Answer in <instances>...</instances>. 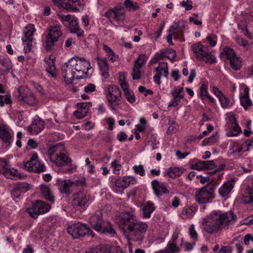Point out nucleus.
I'll return each instance as SVG.
<instances>
[{
  "label": "nucleus",
  "instance_id": "obj_24",
  "mask_svg": "<svg viewBox=\"0 0 253 253\" xmlns=\"http://www.w3.org/2000/svg\"><path fill=\"white\" fill-rule=\"evenodd\" d=\"M89 200L88 195L85 192H79L73 200L72 204L80 207H84Z\"/></svg>",
  "mask_w": 253,
  "mask_h": 253
},
{
  "label": "nucleus",
  "instance_id": "obj_6",
  "mask_svg": "<svg viewBox=\"0 0 253 253\" xmlns=\"http://www.w3.org/2000/svg\"><path fill=\"white\" fill-rule=\"evenodd\" d=\"M67 231L74 239H78L85 236H94V233L86 224L79 222L69 226L67 228Z\"/></svg>",
  "mask_w": 253,
  "mask_h": 253
},
{
  "label": "nucleus",
  "instance_id": "obj_43",
  "mask_svg": "<svg viewBox=\"0 0 253 253\" xmlns=\"http://www.w3.org/2000/svg\"><path fill=\"white\" fill-rule=\"evenodd\" d=\"M96 59L98 61V64L101 71L108 70L109 65L107 61L105 58L97 57Z\"/></svg>",
  "mask_w": 253,
  "mask_h": 253
},
{
  "label": "nucleus",
  "instance_id": "obj_10",
  "mask_svg": "<svg viewBox=\"0 0 253 253\" xmlns=\"http://www.w3.org/2000/svg\"><path fill=\"white\" fill-rule=\"evenodd\" d=\"M50 209V206L41 200H37L33 203L30 207L26 209V211L30 216L33 218H37L40 214L47 212Z\"/></svg>",
  "mask_w": 253,
  "mask_h": 253
},
{
  "label": "nucleus",
  "instance_id": "obj_1",
  "mask_svg": "<svg viewBox=\"0 0 253 253\" xmlns=\"http://www.w3.org/2000/svg\"><path fill=\"white\" fill-rule=\"evenodd\" d=\"M117 220L128 240L142 241L148 228L146 223L139 221L133 214L126 211L122 212Z\"/></svg>",
  "mask_w": 253,
  "mask_h": 253
},
{
  "label": "nucleus",
  "instance_id": "obj_2",
  "mask_svg": "<svg viewBox=\"0 0 253 253\" xmlns=\"http://www.w3.org/2000/svg\"><path fill=\"white\" fill-rule=\"evenodd\" d=\"M236 219V215L231 211L224 213L219 211H213L202 219L203 229L207 233L213 234L233 224Z\"/></svg>",
  "mask_w": 253,
  "mask_h": 253
},
{
  "label": "nucleus",
  "instance_id": "obj_49",
  "mask_svg": "<svg viewBox=\"0 0 253 253\" xmlns=\"http://www.w3.org/2000/svg\"><path fill=\"white\" fill-rule=\"evenodd\" d=\"M240 102L241 105L246 110H247L248 107H250L252 105L251 101L249 97H240Z\"/></svg>",
  "mask_w": 253,
  "mask_h": 253
},
{
  "label": "nucleus",
  "instance_id": "obj_48",
  "mask_svg": "<svg viewBox=\"0 0 253 253\" xmlns=\"http://www.w3.org/2000/svg\"><path fill=\"white\" fill-rule=\"evenodd\" d=\"M37 162H38V155L36 153H35L31 157L30 160L25 164L24 166L25 168H27L28 169H30V167Z\"/></svg>",
  "mask_w": 253,
  "mask_h": 253
},
{
  "label": "nucleus",
  "instance_id": "obj_41",
  "mask_svg": "<svg viewBox=\"0 0 253 253\" xmlns=\"http://www.w3.org/2000/svg\"><path fill=\"white\" fill-rule=\"evenodd\" d=\"M230 64L233 69L240 70L242 66V59L240 57H237L230 60Z\"/></svg>",
  "mask_w": 253,
  "mask_h": 253
},
{
  "label": "nucleus",
  "instance_id": "obj_37",
  "mask_svg": "<svg viewBox=\"0 0 253 253\" xmlns=\"http://www.w3.org/2000/svg\"><path fill=\"white\" fill-rule=\"evenodd\" d=\"M197 210V207L196 206L186 207L182 210V214L185 215L186 218H190L193 216Z\"/></svg>",
  "mask_w": 253,
  "mask_h": 253
},
{
  "label": "nucleus",
  "instance_id": "obj_60",
  "mask_svg": "<svg viewBox=\"0 0 253 253\" xmlns=\"http://www.w3.org/2000/svg\"><path fill=\"white\" fill-rule=\"evenodd\" d=\"M189 232L191 237L192 239L196 240L198 239V234L195 229V226L193 224H191L190 225Z\"/></svg>",
  "mask_w": 253,
  "mask_h": 253
},
{
  "label": "nucleus",
  "instance_id": "obj_4",
  "mask_svg": "<svg viewBox=\"0 0 253 253\" xmlns=\"http://www.w3.org/2000/svg\"><path fill=\"white\" fill-rule=\"evenodd\" d=\"M89 223L91 227L100 233L109 234L112 236L116 234L112 224L109 222L104 221L100 215L94 214L91 216Z\"/></svg>",
  "mask_w": 253,
  "mask_h": 253
},
{
  "label": "nucleus",
  "instance_id": "obj_36",
  "mask_svg": "<svg viewBox=\"0 0 253 253\" xmlns=\"http://www.w3.org/2000/svg\"><path fill=\"white\" fill-rule=\"evenodd\" d=\"M200 97L203 100L206 98L209 99L211 102H214V99L208 93V85L203 84L200 88Z\"/></svg>",
  "mask_w": 253,
  "mask_h": 253
},
{
  "label": "nucleus",
  "instance_id": "obj_54",
  "mask_svg": "<svg viewBox=\"0 0 253 253\" xmlns=\"http://www.w3.org/2000/svg\"><path fill=\"white\" fill-rule=\"evenodd\" d=\"M180 5L187 11L192 9V1L191 0H187L186 1H182L180 2Z\"/></svg>",
  "mask_w": 253,
  "mask_h": 253
},
{
  "label": "nucleus",
  "instance_id": "obj_55",
  "mask_svg": "<svg viewBox=\"0 0 253 253\" xmlns=\"http://www.w3.org/2000/svg\"><path fill=\"white\" fill-rule=\"evenodd\" d=\"M8 166L9 165L7 161L2 159H0V173L3 174Z\"/></svg>",
  "mask_w": 253,
  "mask_h": 253
},
{
  "label": "nucleus",
  "instance_id": "obj_22",
  "mask_svg": "<svg viewBox=\"0 0 253 253\" xmlns=\"http://www.w3.org/2000/svg\"><path fill=\"white\" fill-rule=\"evenodd\" d=\"M151 184L155 194L158 197L169 192V190L166 187L165 183H160L157 179L153 180L152 181Z\"/></svg>",
  "mask_w": 253,
  "mask_h": 253
},
{
  "label": "nucleus",
  "instance_id": "obj_11",
  "mask_svg": "<svg viewBox=\"0 0 253 253\" xmlns=\"http://www.w3.org/2000/svg\"><path fill=\"white\" fill-rule=\"evenodd\" d=\"M58 16L61 19L64 25H69L71 32L76 33L78 37L82 36L84 31L79 28L78 20L76 18L70 14L65 15L63 14H58Z\"/></svg>",
  "mask_w": 253,
  "mask_h": 253
},
{
  "label": "nucleus",
  "instance_id": "obj_21",
  "mask_svg": "<svg viewBox=\"0 0 253 253\" xmlns=\"http://www.w3.org/2000/svg\"><path fill=\"white\" fill-rule=\"evenodd\" d=\"M44 127V123L39 117L36 116L32 121L30 126L28 127V130L31 134H37Z\"/></svg>",
  "mask_w": 253,
  "mask_h": 253
},
{
  "label": "nucleus",
  "instance_id": "obj_16",
  "mask_svg": "<svg viewBox=\"0 0 253 253\" xmlns=\"http://www.w3.org/2000/svg\"><path fill=\"white\" fill-rule=\"evenodd\" d=\"M121 97V92L118 86L113 85L108 86L107 98L109 103H115L116 105H119Z\"/></svg>",
  "mask_w": 253,
  "mask_h": 253
},
{
  "label": "nucleus",
  "instance_id": "obj_29",
  "mask_svg": "<svg viewBox=\"0 0 253 253\" xmlns=\"http://www.w3.org/2000/svg\"><path fill=\"white\" fill-rule=\"evenodd\" d=\"M178 233H174L171 240L169 242L167 247L164 250H167L169 253L178 252L180 251L179 248L177 246L176 240L178 238Z\"/></svg>",
  "mask_w": 253,
  "mask_h": 253
},
{
  "label": "nucleus",
  "instance_id": "obj_27",
  "mask_svg": "<svg viewBox=\"0 0 253 253\" xmlns=\"http://www.w3.org/2000/svg\"><path fill=\"white\" fill-rule=\"evenodd\" d=\"M234 186V181H228L226 183H225L218 189V193L220 196L222 197H228L232 191Z\"/></svg>",
  "mask_w": 253,
  "mask_h": 253
},
{
  "label": "nucleus",
  "instance_id": "obj_7",
  "mask_svg": "<svg viewBox=\"0 0 253 253\" xmlns=\"http://www.w3.org/2000/svg\"><path fill=\"white\" fill-rule=\"evenodd\" d=\"M214 185L208 184L197 190L195 194L197 202L201 204L211 203L214 198Z\"/></svg>",
  "mask_w": 253,
  "mask_h": 253
},
{
  "label": "nucleus",
  "instance_id": "obj_9",
  "mask_svg": "<svg viewBox=\"0 0 253 253\" xmlns=\"http://www.w3.org/2000/svg\"><path fill=\"white\" fill-rule=\"evenodd\" d=\"M71 63L74 67V70L78 73L82 72L83 75L76 76L78 80L83 79L86 76L87 71L90 69V65L88 61L84 58L73 57L71 58Z\"/></svg>",
  "mask_w": 253,
  "mask_h": 253
},
{
  "label": "nucleus",
  "instance_id": "obj_26",
  "mask_svg": "<svg viewBox=\"0 0 253 253\" xmlns=\"http://www.w3.org/2000/svg\"><path fill=\"white\" fill-rule=\"evenodd\" d=\"M11 135L9 131L8 126L0 125V138L8 146L11 143Z\"/></svg>",
  "mask_w": 253,
  "mask_h": 253
},
{
  "label": "nucleus",
  "instance_id": "obj_12",
  "mask_svg": "<svg viewBox=\"0 0 253 253\" xmlns=\"http://www.w3.org/2000/svg\"><path fill=\"white\" fill-rule=\"evenodd\" d=\"M62 35L59 26L50 27L48 34L45 37V44L46 50H51L54 43Z\"/></svg>",
  "mask_w": 253,
  "mask_h": 253
},
{
  "label": "nucleus",
  "instance_id": "obj_8",
  "mask_svg": "<svg viewBox=\"0 0 253 253\" xmlns=\"http://www.w3.org/2000/svg\"><path fill=\"white\" fill-rule=\"evenodd\" d=\"M184 28L185 25L183 22L179 21L178 22H174L168 31L169 34L167 37V42L171 45H173L172 41V37L174 39H179L180 42H184L183 30Z\"/></svg>",
  "mask_w": 253,
  "mask_h": 253
},
{
  "label": "nucleus",
  "instance_id": "obj_14",
  "mask_svg": "<svg viewBox=\"0 0 253 253\" xmlns=\"http://www.w3.org/2000/svg\"><path fill=\"white\" fill-rule=\"evenodd\" d=\"M18 95L17 99L30 105H33L36 103V99L30 89L26 86H20L18 88Z\"/></svg>",
  "mask_w": 253,
  "mask_h": 253
},
{
  "label": "nucleus",
  "instance_id": "obj_47",
  "mask_svg": "<svg viewBox=\"0 0 253 253\" xmlns=\"http://www.w3.org/2000/svg\"><path fill=\"white\" fill-rule=\"evenodd\" d=\"M88 111L85 110H82L78 108V110L74 112V116L78 119H81L84 118L88 113Z\"/></svg>",
  "mask_w": 253,
  "mask_h": 253
},
{
  "label": "nucleus",
  "instance_id": "obj_18",
  "mask_svg": "<svg viewBox=\"0 0 253 253\" xmlns=\"http://www.w3.org/2000/svg\"><path fill=\"white\" fill-rule=\"evenodd\" d=\"M11 195L14 200L19 199L21 195L30 189V185L25 182H18L13 184Z\"/></svg>",
  "mask_w": 253,
  "mask_h": 253
},
{
  "label": "nucleus",
  "instance_id": "obj_28",
  "mask_svg": "<svg viewBox=\"0 0 253 253\" xmlns=\"http://www.w3.org/2000/svg\"><path fill=\"white\" fill-rule=\"evenodd\" d=\"M81 0H68L67 2L62 3V7L68 11H79L78 6H81Z\"/></svg>",
  "mask_w": 253,
  "mask_h": 253
},
{
  "label": "nucleus",
  "instance_id": "obj_53",
  "mask_svg": "<svg viewBox=\"0 0 253 253\" xmlns=\"http://www.w3.org/2000/svg\"><path fill=\"white\" fill-rule=\"evenodd\" d=\"M204 161H198L195 164L191 166V169L197 170L204 169Z\"/></svg>",
  "mask_w": 253,
  "mask_h": 253
},
{
  "label": "nucleus",
  "instance_id": "obj_64",
  "mask_svg": "<svg viewBox=\"0 0 253 253\" xmlns=\"http://www.w3.org/2000/svg\"><path fill=\"white\" fill-rule=\"evenodd\" d=\"M95 89L96 86L95 84L91 83L88 84L84 87V91L87 93L92 92L94 91Z\"/></svg>",
  "mask_w": 253,
  "mask_h": 253
},
{
  "label": "nucleus",
  "instance_id": "obj_30",
  "mask_svg": "<svg viewBox=\"0 0 253 253\" xmlns=\"http://www.w3.org/2000/svg\"><path fill=\"white\" fill-rule=\"evenodd\" d=\"M55 57L53 55L50 56L48 59H44L45 63L47 66L46 68V71L51 75L52 77L56 76V68L54 64Z\"/></svg>",
  "mask_w": 253,
  "mask_h": 253
},
{
  "label": "nucleus",
  "instance_id": "obj_33",
  "mask_svg": "<svg viewBox=\"0 0 253 253\" xmlns=\"http://www.w3.org/2000/svg\"><path fill=\"white\" fill-rule=\"evenodd\" d=\"M155 210L154 205L151 202H147L143 207V216L145 218L150 217Z\"/></svg>",
  "mask_w": 253,
  "mask_h": 253
},
{
  "label": "nucleus",
  "instance_id": "obj_13",
  "mask_svg": "<svg viewBox=\"0 0 253 253\" xmlns=\"http://www.w3.org/2000/svg\"><path fill=\"white\" fill-rule=\"evenodd\" d=\"M84 182L82 180H76L71 181L69 180H62L58 179L56 185L58 186V189L62 193L69 194L72 193L73 190L79 185L82 186Z\"/></svg>",
  "mask_w": 253,
  "mask_h": 253
},
{
  "label": "nucleus",
  "instance_id": "obj_39",
  "mask_svg": "<svg viewBox=\"0 0 253 253\" xmlns=\"http://www.w3.org/2000/svg\"><path fill=\"white\" fill-rule=\"evenodd\" d=\"M45 169L44 165L41 162L38 161L33 164V165L30 167V169L29 170L35 172H41L44 171L45 170Z\"/></svg>",
  "mask_w": 253,
  "mask_h": 253
},
{
  "label": "nucleus",
  "instance_id": "obj_32",
  "mask_svg": "<svg viewBox=\"0 0 253 253\" xmlns=\"http://www.w3.org/2000/svg\"><path fill=\"white\" fill-rule=\"evenodd\" d=\"M41 191L42 195L45 199L52 203L54 202V197L49 187L46 185H42L41 186Z\"/></svg>",
  "mask_w": 253,
  "mask_h": 253
},
{
  "label": "nucleus",
  "instance_id": "obj_45",
  "mask_svg": "<svg viewBox=\"0 0 253 253\" xmlns=\"http://www.w3.org/2000/svg\"><path fill=\"white\" fill-rule=\"evenodd\" d=\"M124 4L129 10L135 11L138 8L137 3L130 0H126Z\"/></svg>",
  "mask_w": 253,
  "mask_h": 253
},
{
  "label": "nucleus",
  "instance_id": "obj_19",
  "mask_svg": "<svg viewBox=\"0 0 253 253\" xmlns=\"http://www.w3.org/2000/svg\"><path fill=\"white\" fill-rule=\"evenodd\" d=\"M154 71L156 74L154 76V82L158 85L161 84V77L162 76L168 77L169 74L168 66L167 62L159 63V66L156 67Z\"/></svg>",
  "mask_w": 253,
  "mask_h": 253
},
{
  "label": "nucleus",
  "instance_id": "obj_51",
  "mask_svg": "<svg viewBox=\"0 0 253 253\" xmlns=\"http://www.w3.org/2000/svg\"><path fill=\"white\" fill-rule=\"evenodd\" d=\"M241 202L242 203L246 204L253 203V195L248 192L243 196L241 199Z\"/></svg>",
  "mask_w": 253,
  "mask_h": 253
},
{
  "label": "nucleus",
  "instance_id": "obj_58",
  "mask_svg": "<svg viewBox=\"0 0 253 253\" xmlns=\"http://www.w3.org/2000/svg\"><path fill=\"white\" fill-rule=\"evenodd\" d=\"M111 166L114 168V173L116 174H119V171L122 168L121 165L118 164L116 160H115L111 163Z\"/></svg>",
  "mask_w": 253,
  "mask_h": 253
},
{
  "label": "nucleus",
  "instance_id": "obj_40",
  "mask_svg": "<svg viewBox=\"0 0 253 253\" xmlns=\"http://www.w3.org/2000/svg\"><path fill=\"white\" fill-rule=\"evenodd\" d=\"M10 69V63L5 59L0 58V72L2 74H4L9 72Z\"/></svg>",
  "mask_w": 253,
  "mask_h": 253
},
{
  "label": "nucleus",
  "instance_id": "obj_46",
  "mask_svg": "<svg viewBox=\"0 0 253 253\" xmlns=\"http://www.w3.org/2000/svg\"><path fill=\"white\" fill-rule=\"evenodd\" d=\"M173 100L170 102L168 105L169 107H176L179 105V103L181 99L184 98V95H175L173 96Z\"/></svg>",
  "mask_w": 253,
  "mask_h": 253
},
{
  "label": "nucleus",
  "instance_id": "obj_17",
  "mask_svg": "<svg viewBox=\"0 0 253 253\" xmlns=\"http://www.w3.org/2000/svg\"><path fill=\"white\" fill-rule=\"evenodd\" d=\"M35 29L33 25H30L26 27V30L24 31V36L22 37V40L25 43L24 50L26 52H30L32 49L33 35Z\"/></svg>",
  "mask_w": 253,
  "mask_h": 253
},
{
  "label": "nucleus",
  "instance_id": "obj_35",
  "mask_svg": "<svg viewBox=\"0 0 253 253\" xmlns=\"http://www.w3.org/2000/svg\"><path fill=\"white\" fill-rule=\"evenodd\" d=\"M233 122L234 124L232 125L231 130L227 133L228 136H236L241 131V129L235 117L233 118Z\"/></svg>",
  "mask_w": 253,
  "mask_h": 253
},
{
  "label": "nucleus",
  "instance_id": "obj_3",
  "mask_svg": "<svg viewBox=\"0 0 253 253\" xmlns=\"http://www.w3.org/2000/svg\"><path fill=\"white\" fill-rule=\"evenodd\" d=\"M64 150L63 145L60 143L50 146L48 149V154L51 160L58 166L68 165L71 162V159L62 153Z\"/></svg>",
  "mask_w": 253,
  "mask_h": 253
},
{
  "label": "nucleus",
  "instance_id": "obj_25",
  "mask_svg": "<svg viewBox=\"0 0 253 253\" xmlns=\"http://www.w3.org/2000/svg\"><path fill=\"white\" fill-rule=\"evenodd\" d=\"M136 180L131 176H125L122 178H119L115 181V185L123 189L128 187L130 184H134Z\"/></svg>",
  "mask_w": 253,
  "mask_h": 253
},
{
  "label": "nucleus",
  "instance_id": "obj_23",
  "mask_svg": "<svg viewBox=\"0 0 253 253\" xmlns=\"http://www.w3.org/2000/svg\"><path fill=\"white\" fill-rule=\"evenodd\" d=\"M121 7H115L109 10L105 13L106 16L111 22L118 21L120 20L121 16H123V12L121 11Z\"/></svg>",
  "mask_w": 253,
  "mask_h": 253
},
{
  "label": "nucleus",
  "instance_id": "obj_34",
  "mask_svg": "<svg viewBox=\"0 0 253 253\" xmlns=\"http://www.w3.org/2000/svg\"><path fill=\"white\" fill-rule=\"evenodd\" d=\"M224 55L229 61L237 57L236 55L234 50L228 46L224 47L220 54L221 57H222Z\"/></svg>",
  "mask_w": 253,
  "mask_h": 253
},
{
  "label": "nucleus",
  "instance_id": "obj_44",
  "mask_svg": "<svg viewBox=\"0 0 253 253\" xmlns=\"http://www.w3.org/2000/svg\"><path fill=\"white\" fill-rule=\"evenodd\" d=\"M219 100L221 103V106L223 108H227L232 106V103L230 101L227 97H226L224 95L220 97Z\"/></svg>",
  "mask_w": 253,
  "mask_h": 253
},
{
  "label": "nucleus",
  "instance_id": "obj_57",
  "mask_svg": "<svg viewBox=\"0 0 253 253\" xmlns=\"http://www.w3.org/2000/svg\"><path fill=\"white\" fill-rule=\"evenodd\" d=\"M169 127L167 130V133L168 134H170L175 132V130L176 129V124L174 121H169Z\"/></svg>",
  "mask_w": 253,
  "mask_h": 253
},
{
  "label": "nucleus",
  "instance_id": "obj_50",
  "mask_svg": "<svg viewBox=\"0 0 253 253\" xmlns=\"http://www.w3.org/2000/svg\"><path fill=\"white\" fill-rule=\"evenodd\" d=\"M140 69L141 68L134 66L131 73L133 80H139L141 78Z\"/></svg>",
  "mask_w": 253,
  "mask_h": 253
},
{
  "label": "nucleus",
  "instance_id": "obj_63",
  "mask_svg": "<svg viewBox=\"0 0 253 253\" xmlns=\"http://www.w3.org/2000/svg\"><path fill=\"white\" fill-rule=\"evenodd\" d=\"M216 38V36L214 35H209L207 37V41L209 42V44L211 46H214L216 43V42L215 39Z\"/></svg>",
  "mask_w": 253,
  "mask_h": 253
},
{
  "label": "nucleus",
  "instance_id": "obj_59",
  "mask_svg": "<svg viewBox=\"0 0 253 253\" xmlns=\"http://www.w3.org/2000/svg\"><path fill=\"white\" fill-rule=\"evenodd\" d=\"M124 93L126 99L129 102L132 103L135 102V98L133 93L130 92L128 90L127 91H125V92Z\"/></svg>",
  "mask_w": 253,
  "mask_h": 253
},
{
  "label": "nucleus",
  "instance_id": "obj_20",
  "mask_svg": "<svg viewBox=\"0 0 253 253\" xmlns=\"http://www.w3.org/2000/svg\"><path fill=\"white\" fill-rule=\"evenodd\" d=\"M85 253H124L120 248L113 247L110 248L105 245H100L98 247H93Z\"/></svg>",
  "mask_w": 253,
  "mask_h": 253
},
{
  "label": "nucleus",
  "instance_id": "obj_5",
  "mask_svg": "<svg viewBox=\"0 0 253 253\" xmlns=\"http://www.w3.org/2000/svg\"><path fill=\"white\" fill-rule=\"evenodd\" d=\"M191 49L199 60H205L206 63H214L216 61L215 57L211 54L209 48L202 45L200 42L192 45Z\"/></svg>",
  "mask_w": 253,
  "mask_h": 253
},
{
  "label": "nucleus",
  "instance_id": "obj_62",
  "mask_svg": "<svg viewBox=\"0 0 253 253\" xmlns=\"http://www.w3.org/2000/svg\"><path fill=\"white\" fill-rule=\"evenodd\" d=\"M244 148V151H248L249 150V147L253 146V140L248 139L242 144Z\"/></svg>",
  "mask_w": 253,
  "mask_h": 253
},
{
  "label": "nucleus",
  "instance_id": "obj_56",
  "mask_svg": "<svg viewBox=\"0 0 253 253\" xmlns=\"http://www.w3.org/2000/svg\"><path fill=\"white\" fill-rule=\"evenodd\" d=\"M134 172L141 176L145 175V170L142 165L134 166L133 167Z\"/></svg>",
  "mask_w": 253,
  "mask_h": 253
},
{
  "label": "nucleus",
  "instance_id": "obj_38",
  "mask_svg": "<svg viewBox=\"0 0 253 253\" xmlns=\"http://www.w3.org/2000/svg\"><path fill=\"white\" fill-rule=\"evenodd\" d=\"M182 173V170L178 168H170L165 173V175L175 178L177 176L181 175Z\"/></svg>",
  "mask_w": 253,
  "mask_h": 253
},
{
  "label": "nucleus",
  "instance_id": "obj_52",
  "mask_svg": "<svg viewBox=\"0 0 253 253\" xmlns=\"http://www.w3.org/2000/svg\"><path fill=\"white\" fill-rule=\"evenodd\" d=\"M204 169H213L216 168V166L213 160L204 161Z\"/></svg>",
  "mask_w": 253,
  "mask_h": 253
},
{
  "label": "nucleus",
  "instance_id": "obj_61",
  "mask_svg": "<svg viewBox=\"0 0 253 253\" xmlns=\"http://www.w3.org/2000/svg\"><path fill=\"white\" fill-rule=\"evenodd\" d=\"M77 108L82 110H85L88 111L89 108L91 107L90 102H82L77 104Z\"/></svg>",
  "mask_w": 253,
  "mask_h": 253
},
{
  "label": "nucleus",
  "instance_id": "obj_31",
  "mask_svg": "<svg viewBox=\"0 0 253 253\" xmlns=\"http://www.w3.org/2000/svg\"><path fill=\"white\" fill-rule=\"evenodd\" d=\"M3 175L7 178H10L13 180H15L17 178H22L21 173L18 172V170L16 169L13 168L11 169L9 165L8 166L7 169H6Z\"/></svg>",
  "mask_w": 253,
  "mask_h": 253
},
{
  "label": "nucleus",
  "instance_id": "obj_42",
  "mask_svg": "<svg viewBox=\"0 0 253 253\" xmlns=\"http://www.w3.org/2000/svg\"><path fill=\"white\" fill-rule=\"evenodd\" d=\"M147 60V57L145 54H140L138 59L135 60L134 66L141 68L142 66L146 62Z\"/></svg>",
  "mask_w": 253,
  "mask_h": 253
},
{
  "label": "nucleus",
  "instance_id": "obj_15",
  "mask_svg": "<svg viewBox=\"0 0 253 253\" xmlns=\"http://www.w3.org/2000/svg\"><path fill=\"white\" fill-rule=\"evenodd\" d=\"M74 70V67L71 63V59L68 62L62 65L61 68L62 74L63 75L65 81L67 84H72L76 78Z\"/></svg>",
  "mask_w": 253,
  "mask_h": 253
}]
</instances>
